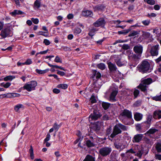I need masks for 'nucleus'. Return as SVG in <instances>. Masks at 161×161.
Here are the masks:
<instances>
[{"label": "nucleus", "mask_w": 161, "mask_h": 161, "mask_svg": "<svg viewBox=\"0 0 161 161\" xmlns=\"http://www.w3.org/2000/svg\"><path fill=\"white\" fill-rule=\"evenodd\" d=\"M152 117L151 116H148L147 119V121L143 123L144 124H147L148 127H149L151 125V122L152 120Z\"/></svg>", "instance_id": "23"}, {"label": "nucleus", "mask_w": 161, "mask_h": 161, "mask_svg": "<svg viewBox=\"0 0 161 161\" xmlns=\"http://www.w3.org/2000/svg\"><path fill=\"white\" fill-rule=\"evenodd\" d=\"M153 99L156 101H161V94L159 96H156L153 97Z\"/></svg>", "instance_id": "47"}, {"label": "nucleus", "mask_w": 161, "mask_h": 161, "mask_svg": "<svg viewBox=\"0 0 161 161\" xmlns=\"http://www.w3.org/2000/svg\"><path fill=\"white\" fill-rule=\"evenodd\" d=\"M37 85V83L35 81H31L25 84L23 86L24 89L26 90L28 92H31L34 90L35 87Z\"/></svg>", "instance_id": "7"}, {"label": "nucleus", "mask_w": 161, "mask_h": 161, "mask_svg": "<svg viewBox=\"0 0 161 161\" xmlns=\"http://www.w3.org/2000/svg\"><path fill=\"white\" fill-rule=\"evenodd\" d=\"M50 134L48 133L47 134L46 136V137L45 138V139L44 140V143H46V142H47L49 140L50 138Z\"/></svg>", "instance_id": "54"}, {"label": "nucleus", "mask_w": 161, "mask_h": 161, "mask_svg": "<svg viewBox=\"0 0 161 161\" xmlns=\"http://www.w3.org/2000/svg\"><path fill=\"white\" fill-rule=\"evenodd\" d=\"M102 105L103 108L105 110H106L109 108L110 105V104L108 103L103 102Z\"/></svg>", "instance_id": "31"}, {"label": "nucleus", "mask_w": 161, "mask_h": 161, "mask_svg": "<svg viewBox=\"0 0 161 161\" xmlns=\"http://www.w3.org/2000/svg\"><path fill=\"white\" fill-rule=\"evenodd\" d=\"M134 150L136 152L135 155L137 156L139 158H141L144 151L143 147L141 146H137Z\"/></svg>", "instance_id": "8"}, {"label": "nucleus", "mask_w": 161, "mask_h": 161, "mask_svg": "<svg viewBox=\"0 0 161 161\" xmlns=\"http://www.w3.org/2000/svg\"><path fill=\"white\" fill-rule=\"evenodd\" d=\"M24 106L23 104H18L14 106V110H15V112H18L19 109L20 108H23Z\"/></svg>", "instance_id": "33"}, {"label": "nucleus", "mask_w": 161, "mask_h": 161, "mask_svg": "<svg viewBox=\"0 0 161 161\" xmlns=\"http://www.w3.org/2000/svg\"><path fill=\"white\" fill-rule=\"evenodd\" d=\"M15 78V77L14 76L8 75L5 77L3 79V80L5 81H11Z\"/></svg>", "instance_id": "28"}, {"label": "nucleus", "mask_w": 161, "mask_h": 161, "mask_svg": "<svg viewBox=\"0 0 161 161\" xmlns=\"http://www.w3.org/2000/svg\"><path fill=\"white\" fill-rule=\"evenodd\" d=\"M86 142V145L88 147H90L94 146L95 145L93 141L90 140H87Z\"/></svg>", "instance_id": "27"}, {"label": "nucleus", "mask_w": 161, "mask_h": 161, "mask_svg": "<svg viewBox=\"0 0 161 161\" xmlns=\"http://www.w3.org/2000/svg\"><path fill=\"white\" fill-rule=\"evenodd\" d=\"M97 68L101 70H103L105 69V66L103 63H100L97 65Z\"/></svg>", "instance_id": "45"}, {"label": "nucleus", "mask_w": 161, "mask_h": 161, "mask_svg": "<svg viewBox=\"0 0 161 161\" xmlns=\"http://www.w3.org/2000/svg\"><path fill=\"white\" fill-rule=\"evenodd\" d=\"M140 32V31L139 30L138 31H132L131 32H130L129 33L128 36L129 37L131 36H136V35L139 34Z\"/></svg>", "instance_id": "24"}, {"label": "nucleus", "mask_w": 161, "mask_h": 161, "mask_svg": "<svg viewBox=\"0 0 161 161\" xmlns=\"http://www.w3.org/2000/svg\"><path fill=\"white\" fill-rule=\"evenodd\" d=\"M41 0H36L34 4V8H38L41 7Z\"/></svg>", "instance_id": "26"}, {"label": "nucleus", "mask_w": 161, "mask_h": 161, "mask_svg": "<svg viewBox=\"0 0 161 161\" xmlns=\"http://www.w3.org/2000/svg\"><path fill=\"white\" fill-rule=\"evenodd\" d=\"M29 153L30 154V157L32 159L34 158V155L33 154V150L32 147L31 146H30V148L29 149Z\"/></svg>", "instance_id": "41"}, {"label": "nucleus", "mask_w": 161, "mask_h": 161, "mask_svg": "<svg viewBox=\"0 0 161 161\" xmlns=\"http://www.w3.org/2000/svg\"><path fill=\"white\" fill-rule=\"evenodd\" d=\"M82 14L84 16L92 17L93 15L92 12L88 10L83 11Z\"/></svg>", "instance_id": "18"}, {"label": "nucleus", "mask_w": 161, "mask_h": 161, "mask_svg": "<svg viewBox=\"0 0 161 161\" xmlns=\"http://www.w3.org/2000/svg\"><path fill=\"white\" fill-rule=\"evenodd\" d=\"M59 127L60 126L58 125L56 123H55L53 125V128L55 130H56V131L58 130Z\"/></svg>", "instance_id": "55"}, {"label": "nucleus", "mask_w": 161, "mask_h": 161, "mask_svg": "<svg viewBox=\"0 0 161 161\" xmlns=\"http://www.w3.org/2000/svg\"><path fill=\"white\" fill-rule=\"evenodd\" d=\"M131 56L133 59H134L136 61H137L140 58L141 55L137 54H132L131 55Z\"/></svg>", "instance_id": "35"}, {"label": "nucleus", "mask_w": 161, "mask_h": 161, "mask_svg": "<svg viewBox=\"0 0 161 161\" xmlns=\"http://www.w3.org/2000/svg\"><path fill=\"white\" fill-rule=\"evenodd\" d=\"M119 117L123 123L127 125V120L132 118L131 113L129 110L125 109L120 114Z\"/></svg>", "instance_id": "2"}, {"label": "nucleus", "mask_w": 161, "mask_h": 161, "mask_svg": "<svg viewBox=\"0 0 161 161\" xmlns=\"http://www.w3.org/2000/svg\"><path fill=\"white\" fill-rule=\"evenodd\" d=\"M153 80L151 78H147L142 80L137 87L143 92H146L148 85L151 84Z\"/></svg>", "instance_id": "3"}, {"label": "nucleus", "mask_w": 161, "mask_h": 161, "mask_svg": "<svg viewBox=\"0 0 161 161\" xmlns=\"http://www.w3.org/2000/svg\"><path fill=\"white\" fill-rule=\"evenodd\" d=\"M32 21L35 24H37L39 22V20L38 19L36 18L34 19V18H31Z\"/></svg>", "instance_id": "58"}, {"label": "nucleus", "mask_w": 161, "mask_h": 161, "mask_svg": "<svg viewBox=\"0 0 161 161\" xmlns=\"http://www.w3.org/2000/svg\"><path fill=\"white\" fill-rule=\"evenodd\" d=\"M155 61L157 63H158L161 62V55L155 60Z\"/></svg>", "instance_id": "64"}, {"label": "nucleus", "mask_w": 161, "mask_h": 161, "mask_svg": "<svg viewBox=\"0 0 161 161\" xmlns=\"http://www.w3.org/2000/svg\"><path fill=\"white\" fill-rule=\"evenodd\" d=\"M150 23V20L149 19H146L142 21V23L145 26L148 25Z\"/></svg>", "instance_id": "48"}, {"label": "nucleus", "mask_w": 161, "mask_h": 161, "mask_svg": "<svg viewBox=\"0 0 161 161\" xmlns=\"http://www.w3.org/2000/svg\"><path fill=\"white\" fill-rule=\"evenodd\" d=\"M38 34L40 35H42L45 36H47L48 35V33L47 32H43L40 31L39 32Z\"/></svg>", "instance_id": "52"}, {"label": "nucleus", "mask_w": 161, "mask_h": 161, "mask_svg": "<svg viewBox=\"0 0 161 161\" xmlns=\"http://www.w3.org/2000/svg\"><path fill=\"white\" fill-rule=\"evenodd\" d=\"M93 113L92 114L89 116L90 121L92 120H96L100 117L99 112L97 110H94Z\"/></svg>", "instance_id": "9"}, {"label": "nucleus", "mask_w": 161, "mask_h": 161, "mask_svg": "<svg viewBox=\"0 0 161 161\" xmlns=\"http://www.w3.org/2000/svg\"><path fill=\"white\" fill-rule=\"evenodd\" d=\"M23 14V13L22 12L18 10H14L13 12L10 13V14L13 16H14L16 15L22 14Z\"/></svg>", "instance_id": "22"}, {"label": "nucleus", "mask_w": 161, "mask_h": 161, "mask_svg": "<svg viewBox=\"0 0 161 161\" xmlns=\"http://www.w3.org/2000/svg\"><path fill=\"white\" fill-rule=\"evenodd\" d=\"M142 117V115L139 113H136L134 115V118L135 120L139 121L141 120Z\"/></svg>", "instance_id": "20"}, {"label": "nucleus", "mask_w": 161, "mask_h": 161, "mask_svg": "<svg viewBox=\"0 0 161 161\" xmlns=\"http://www.w3.org/2000/svg\"><path fill=\"white\" fill-rule=\"evenodd\" d=\"M32 63V61L31 59H29L26 60V61L24 63H23L22 65H29L31 64Z\"/></svg>", "instance_id": "51"}, {"label": "nucleus", "mask_w": 161, "mask_h": 161, "mask_svg": "<svg viewBox=\"0 0 161 161\" xmlns=\"http://www.w3.org/2000/svg\"><path fill=\"white\" fill-rule=\"evenodd\" d=\"M105 23L104 19L103 18H100L94 23L93 25L95 27H98L104 25Z\"/></svg>", "instance_id": "12"}, {"label": "nucleus", "mask_w": 161, "mask_h": 161, "mask_svg": "<svg viewBox=\"0 0 161 161\" xmlns=\"http://www.w3.org/2000/svg\"><path fill=\"white\" fill-rule=\"evenodd\" d=\"M158 131V130L154 128H151L148 130L145 134V135L147 134H152Z\"/></svg>", "instance_id": "29"}, {"label": "nucleus", "mask_w": 161, "mask_h": 161, "mask_svg": "<svg viewBox=\"0 0 161 161\" xmlns=\"http://www.w3.org/2000/svg\"><path fill=\"white\" fill-rule=\"evenodd\" d=\"M81 31V30L79 28H75L74 31V33L75 35L80 33Z\"/></svg>", "instance_id": "46"}, {"label": "nucleus", "mask_w": 161, "mask_h": 161, "mask_svg": "<svg viewBox=\"0 0 161 161\" xmlns=\"http://www.w3.org/2000/svg\"><path fill=\"white\" fill-rule=\"evenodd\" d=\"M143 137L142 134H138L134 135L132 139L133 143H138L141 141Z\"/></svg>", "instance_id": "13"}, {"label": "nucleus", "mask_w": 161, "mask_h": 161, "mask_svg": "<svg viewBox=\"0 0 161 161\" xmlns=\"http://www.w3.org/2000/svg\"><path fill=\"white\" fill-rule=\"evenodd\" d=\"M11 85V83L9 82H7L6 84H4L3 82L2 83L0 84L1 86L3 87L6 88L9 87Z\"/></svg>", "instance_id": "38"}, {"label": "nucleus", "mask_w": 161, "mask_h": 161, "mask_svg": "<svg viewBox=\"0 0 161 161\" xmlns=\"http://www.w3.org/2000/svg\"><path fill=\"white\" fill-rule=\"evenodd\" d=\"M93 75L97 79H99L101 77V75L100 73L97 71L96 70H94L93 71Z\"/></svg>", "instance_id": "30"}, {"label": "nucleus", "mask_w": 161, "mask_h": 161, "mask_svg": "<svg viewBox=\"0 0 161 161\" xmlns=\"http://www.w3.org/2000/svg\"><path fill=\"white\" fill-rule=\"evenodd\" d=\"M48 50L47 49L46 50H45V51H41V52H40L39 53H37L36 54V56H37L38 54H45L46 53L47 51H48Z\"/></svg>", "instance_id": "59"}, {"label": "nucleus", "mask_w": 161, "mask_h": 161, "mask_svg": "<svg viewBox=\"0 0 161 161\" xmlns=\"http://www.w3.org/2000/svg\"><path fill=\"white\" fill-rule=\"evenodd\" d=\"M159 46L156 45L153 46L151 48L150 52L152 56H157L158 54Z\"/></svg>", "instance_id": "10"}, {"label": "nucleus", "mask_w": 161, "mask_h": 161, "mask_svg": "<svg viewBox=\"0 0 161 161\" xmlns=\"http://www.w3.org/2000/svg\"><path fill=\"white\" fill-rule=\"evenodd\" d=\"M112 151V148L109 147H104L100 149L99 154L103 157H106L109 155Z\"/></svg>", "instance_id": "5"}, {"label": "nucleus", "mask_w": 161, "mask_h": 161, "mask_svg": "<svg viewBox=\"0 0 161 161\" xmlns=\"http://www.w3.org/2000/svg\"><path fill=\"white\" fill-rule=\"evenodd\" d=\"M128 127L127 126L121 124H116L113 127V132L110 135L112 138H114L116 135L120 134L122 131H125L127 130Z\"/></svg>", "instance_id": "1"}, {"label": "nucleus", "mask_w": 161, "mask_h": 161, "mask_svg": "<svg viewBox=\"0 0 161 161\" xmlns=\"http://www.w3.org/2000/svg\"><path fill=\"white\" fill-rule=\"evenodd\" d=\"M12 36V31L9 27L2 29L0 33V39L11 36Z\"/></svg>", "instance_id": "6"}, {"label": "nucleus", "mask_w": 161, "mask_h": 161, "mask_svg": "<svg viewBox=\"0 0 161 161\" xmlns=\"http://www.w3.org/2000/svg\"><path fill=\"white\" fill-rule=\"evenodd\" d=\"M108 68L111 71H113L116 70L117 68L115 64H114L110 62L108 64Z\"/></svg>", "instance_id": "19"}, {"label": "nucleus", "mask_w": 161, "mask_h": 161, "mask_svg": "<svg viewBox=\"0 0 161 161\" xmlns=\"http://www.w3.org/2000/svg\"><path fill=\"white\" fill-rule=\"evenodd\" d=\"M20 95L18 93H12V97H19Z\"/></svg>", "instance_id": "61"}, {"label": "nucleus", "mask_w": 161, "mask_h": 161, "mask_svg": "<svg viewBox=\"0 0 161 161\" xmlns=\"http://www.w3.org/2000/svg\"><path fill=\"white\" fill-rule=\"evenodd\" d=\"M150 67L149 63L147 61L144 60L138 66V69L140 72L144 73L150 72Z\"/></svg>", "instance_id": "4"}, {"label": "nucleus", "mask_w": 161, "mask_h": 161, "mask_svg": "<svg viewBox=\"0 0 161 161\" xmlns=\"http://www.w3.org/2000/svg\"><path fill=\"white\" fill-rule=\"evenodd\" d=\"M144 1L151 5H153L155 4V1L154 0H144Z\"/></svg>", "instance_id": "42"}, {"label": "nucleus", "mask_w": 161, "mask_h": 161, "mask_svg": "<svg viewBox=\"0 0 161 161\" xmlns=\"http://www.w3.org/2000/svg\"><path fill=\"white\" fill-rule=\"evenodd\" d=\"M54 61L57 63H62V60L59 58V57L57 56L54 59Z\"/></svg>", "instance_id": "53"}, {"label": "nucleus", "mask_w": 161, "mask_h": 161, "mask_svg": "<svg viewBox=\"0 0 161 161\" xmlns=\"http://www.w3.org/2000/svg\"><path fill=\"white\" fill-rule=\"evenodd\" d=\"M147 16L150 18H151L152 17H154L156 16V14L154 13H152L150 14H148Z\"/></svg>", "instance_id": "56"}, {"label": "nucleus", "mask_w": 161, "mask_h": 161, "mask_svg": "<svg viewBox=\"0 0 161 161\" xmlns=\"http://www.w3.org/2000/svg\"><path fill=\"white\" fill-rule=\"evenodd\" d=\"M118 92L117 90H114L111 93L109 97V101L111 102H114L116 101L115 97Z\"/></svg>", "instance_id": "14"}, {"label": "nucleus", "mask_w": 161, "mask_h": 161, "mask_svg": "<svg viewBox=\"0 0 161 161\" xmlns=\"http://www.w3.org/2000/svg\"><path fill=\"white\" fill-rule=\"evenodd\" d=\"M153 117L155 119H159L161 118V110H156L153 113Z\"/></svg>", "instance_id": "16"}, {"label": "nucleus", "mask_w": 161, "mask_h": 161, "mask_svg": "<svg viewBox=\"0 0 161 161\" xmlns=\"http://www.w3.org/2000/svg\"><path fill=\"white\" fill-rule=\"evenodd\" d=\"M155 158L156 159L161 160V155L155 154Z\"/></svg>", "instance_id": "60"}, {"label": "nucleus", "mask_w": 161, "mask_h": 161, "mask_svg": "<svg viewBox=\"0 0 161 161\" xmlns=\"http://www.w3.org/2000/svg\"><path fill=\"white\" fill-rule=\"evenodd\" d=\"M122 48L124 50H127L130 48V46L128 44H124L121 46Z\"/></svg>", "instance_id": "49"}, {"label": "nucleus", "mask_w": 161, "mask_h": 161, "mask_svg": "<svg viewBox=\"0 0 161 161\" xmlns=\"http://www.w3.org/2000/svg\"><path fill=\"white\" fill-rule=\"evenodd\" d=\"M151 36L149 32H144L142 35L143 37L145 39H147L150 37Z\"/></svg>", "instance_id": "44"}, {"label": "nucleus", "mask_w": 161, "mask_h": 161, "mask_svg": "<svg viewBox=\"0 0 161 161\" xmlns=\"http://www.w3.org/2000/svg\"><path fill=\"white\" fill-rule=\"evenodd\" d=\"M115 147L117 149H121L122 145L121 143L120 142H115L114 143Z\"/></svg>", "instance_id": "39"}, {"label": "nucleus", "mask_w": 161, "mask_h": 161, "mask_svg": "<svg viewBox=\"0 0 161 161\" xmlns=\"http://www.w3.org/2000/svg\"><path fill=\"white\" fill-rule=\"evenodd\" d=\"M160 6L158 5H155L154 6V8L156 10H158L160 9Z\"/></svg>", "instance_id": "63"}, {"label": "nucleus", "mask_w": 161, "mask_h": 161, "mask_svg": "<svg viewBox=\"0 0 161 161\" xmlns=\"http://www.w3.org/2000/svg\"><path fill=\"white\" fill-rule=\"evenodd\" d=\"M121 58H120L118 57L117 59H115V62L117 65L119 66H121L125 64L126 63V62H121L120 61Z\"/></svg>", "instance_id": "21"}, {"label": "nucleus", "mask_w": 161, "mask_h": 161, "mask_svg": "<svg viewBox=\"0 0 161 161\" xmlns=\"http://www.w3.org/2000/svg\"><path fill=\"white\" fill-rule=\"evenodd\" d=\"M57 87L58 88L65 89L67 88L68 86L65 84H61L58 85Z\"/></svg>", "instance_id": "36"}, {"label": "nucleus", "mask_w": 161, "mask_h": 161, "mask_svg": "<svg viewBox=\"0 0 161 161\" xmlns=\"http://www.w3.org/2000/svg\"><path fill=\"white\" fill-rule=\"evenodd\" d=\"M49 70V69H47L44 70H41L38 69H36V72L39 74H43L45 73Z\"/></svg>", "instance_id": "34"}, {"label": "nucleus", "mask_w": 161, "mask_h": 161, "mask_svg": "<svg viewBox=\"0 0 161 161\" xmlns=\"http://www.w3.org/2000/svg\"><path fill=\"white\" fill-rule=\"evenodd\" d=\"M132 153H136V152L133 149L130 148L126 152V157L130 159L133 158V157L132 156Z\"/></svg>", "instance_id": "15"}, {"label": "nucleus", "mask_w": 161, "mask_h": 161, "mask_svg": "<svg viewBox=\"0 0 161 161\" xmlns=\"http://www.w3.org/2000/svg\"><path fill=\"white\" fill-rule=\"evenodd\" d=\"M43 42L46 45H48L50 44V42L47 39H44L43 40Z\"/></svg>", "instance_id": "57"}, {"label": "nucleus", "mask_w": 161, "mask_h": 161, "mask_svg": "<svg viewBox=\"0 0 161 161\" xmlns=\"http://www.w3.org/2000/svg\"><path fill=\"white\" fill-rule=\"evenodd\" d=\"M139 94V91L137 89H135L134 92L133 94L135 98H136Z\"/></svg>", "instance_id": "50"}, {"label": "nucleus", "mask_w": 161, "mask_h": 161, "mask_svg": "<svg viewBox=\"0 0 161 161\" xmlns=\"http://www.w3.org/2000/svg\"><path fill=\"white\" fill-rule=\"evenodd\" d=\"M53 92L54 93H55L56 94H58V93H59L60 92V90L58 89L55 88L53 89Z\"/></svg>", "instance_id": "62"}, {"label": "nucleus", "mask_w": 161, "mask_h": 161, "mask_svg": "<svg viewBox=\"0 0 161 161\" xmlns=\"http://www.w3.org/2000/svg\"><path fill=\"white\" fill-rule=\"evenodd\" d=\"M104 6L102 4H98L93 7V9L94 11H101L104 8Z\"/></svg>", "instance_id": "17"}, {"label": "nucleus", "mask_w": 161, "mask_h": 161, "mask_svg": "<svg viewBox=\"0 0 161 161\" xmlns=\"http://www.w3.org/2000/svg\"><path fill=\"white\" fill-rule=\"evenodd\" d=\"M130 30L131 29H128L127 30H125L122 31H119L118 32V34L119 35H126V34L129 33L130 31Z\"/></svg>", "instance_id": "32"}, {"label": "nucleus", "mask_w": 161, "mask_h": 161, "mask_svg": "<svg viewBox=\"0 0 161 161\" xmlns=\"http://www.w3.org/2000/svg\"><path fill=\"white\" fill-rule=\"evenodd\" d=\"M90 101L92 103H94L97 102L96 99L95 98V97L94 95H92L90 99Z\"/></svg>", "instance_id": "43"}, {"label": "nucleus", "mask_w": 161, "mask_h": 161, "mask_svg": "<svg viewBox=\"0 0 161 161\" xmlns=\"http://www.w3.org/2000/svg\"><path fill=\"white\" fill-rule=\"evenodd\" d=\"M133 50L136 54L141 55L143 51V47L139 44L133 47Z\"/></svg>", "instance_id": "11"}, {"label": "nucleus", "mask_w": 161, "mask_h": 161, "mask_svg": "<svg viewBox=\"0 0 161 161\" xmlns=\"http://www.w3.org/2000/svg\"><path fill=\"white\" fill-rule=\"evenodd\" d=\"M97 30V29L95 28H92L90 30L88 34L90 36H92L94 35L95 32Z\"/></svg>", "instance_id": "40"}, {"label": "nucleus", "mask_w": 161, "mask_h": 161, "mask_svg": "<svg viewBox=\"0 0 161 161\" xmlns=\"http://www.w3.org/2000/svg\"><path fill=\"white\" fill-rule=\"evenodd\" d=\"M155 148L158 153L161 152V144L158 143L156 144Z\"/></svg>", "instance_id": "37"}, {"label": "nucleus", "mask_w": 161, "mask_h": 161, "mask_svg": "<svg viewBox=\"0 0 161 161\" xmlns=\"http://www.w3.org/2000/svg\"><path fill=\"white\" fill-rule=\"evenodd\" d=\"M83 161H95V158L90 155H87Z\"/></svg>", "instance_id": "25"}]
</instances>
